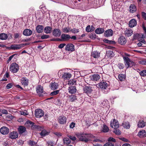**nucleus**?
Returning a JSON list of instances; mask_svg holds the SVG:
<instances>
[{
  "instance_id": "nucleus-1",
  "label": "nucleus",
  "mask_w": 146,
  "mask_h": 146,
  "mask_svg": "<svg viewBox=\"0 0 146 146\" xmlns=\"http://www.w3.org/2000/svg\"><path fill=\"white\" fill-rule=\"evenodd\" d=\"M123 59L124 61L125 65L127 68L131 67L134 64V63L131 61L128 57L123 56Z\"/></svg>"
},
{
  "instance_id": "nucleus-2",
  "label": "nucleus",
  "mask_w": 146,
  "mask_h": 146,
  "mask_svg": "<svg viewBox=\"0 0 146 146\" xmlns=\"http://www.w3.org/2000/svg\"><path fill=\"white\" fill-rule=\"evenodd\" d=\"M76 135L80 141L85 142H87L88 141L87 134L77 133L76 134Z\"/></svg>"
},
{
  "instance_id": "nucleus-3",
  "label": "nucleus",
  "mask_w": 146,
  "mask_h": 146,
  "mask_svg": "<svg viewBox=\"0 0 146 146\" xmlns=\"http://www.w3.org/2000/svg\"><path fill=\"white\" fill-rule=\"evenodd\" d=\"M19 69L18 65L15 62L12 63L10 65V70L13 73L17 72L18 71Z\"/></svg>"
},
{
  "instance_id": "nucleus-4",
  "label": "nucleus",
  "mask_w": 146,
  "mask_h": 146,
  "mask_svg": "<svg viewBox=\"0 0 146 146\" xmlns=\"http://www.w3.org/2000/svg\"><path fill=\"white\" fill-rule=\"evenodd\" d=\"M110 124L111 127L114 129H117L119 127V124L118 121L115 119L111 121Z\"/></svg>"
},
{
  "instance_id": "nucleus-5",
  "label": "nucleus",
  "mask_w": 146,
  "mask_h": 146,
  "mask_svg": "<svg viewBox=\"0 0 146 146\" xmlns=\"http://www.w3.org/2000/svg\"><path fill=\"white\" fill-rule=\"evenodd\" d=\"M41 58L42 60L46 62H49L52 60L54 57L53 55H42Z\"/></svg>"
},
{
  "instance_id": "nucleus-6",
  "label": "nucleus",
  "mask_w": 146,
  "mask_h": 146,
  "mask_svg": "<svg viewBox=\"0 0 146 146\" xmlns=\"http://www.w3.org/2000/svg\"><path fill=\"white\" fill-rule=\"evenodd\" d=\"M35 116L37 118H40L43 116L44 113L43 111L40 109H37L35 111Z\"/></svg>"
},
{
  "instance_id": "nucleus-7",
  "label": "nucleus",
  "mask_w": 146,
  "mask_h": 146,
  "mask_svg": "<svg viewBox=\"0 0 146 146\" xmlns=\"http://www.w3.org/2000/svg\"><path fill=\"white\" fill-rule=\"evenodd\" d=\"M36 91L37 93L40 96H43L44 93L43 92V88L41 86H38L36 88Z\"/></svg>"
},
{
  "instance_id": "nucleus-8",
  "label": "nucleus",
  "mask_w": 146,
  "mask_h": 146,
  "mask_svg": "<svg viewBox=\"0 0 146 146\" xmlns=\"http://www.w3.org/2000/svg\"><path fill=\"white\" fill-rule=\"evenodd\" d=\"M145 37V36L143 34H139L136 33L133 36L134 40H137L139 41H140L141 39Z\"/></svg>"
},
{
  "instance_id": "nucleus-9",
  "label": "nucleus",
  "mask_w": 146,
  "mask_h": 146,
  "mask_svg": "<svg viewBox=\"0 0 146 146\" xmlns=\"http://www.w3.org/2000/svg\"><path fill=\"white\" fill-rule=\"evenodd\" d=\"M18 133L17 131H13L9 134V137L12 139H15L18 137Z\"/></svg>"
},
{
  "instance_id": "nucleus-10",
  "label": "nucleus",
  "mask_w": 146,
  "mask_h": 146,
  "mask_svg": "<svg viewBox=\"0 0 146 146\" xmlns=\"http://www.w3.org/2000/svg\"><path fill=\"white\" fill-rule=\"evenodd\" d=\"M61 32L58 29H54L52 31L53 35L55 37H59L61 35Z\"/></svg>"
},
{
  "instance_id": "nucleus-11",
  "label": "nucleus",
  "mask_w": 146,
  "mask_h": 146,
  "mask_svg": "<svg viewBox=\"0 0 146 146\" xmlns=\"http://www.w3.org/2000/svg\"><path fill=\"white\" fill-rule=\"evenodd\" d=\"M9 132V129L6 127H3L0 129V132L3 134H7Z\"/></svg>"
},
{
  "instance_id": "nucleus-12",
  "label": "nucleus",
  "mask_w": 146,
  "mask_h": 146,
  "mask_svg": "<svg viewBox=\"0 0 146 146\" xmlns=\"http://www.w3.org/2000/svg\"><path fill=\"white\" fill-rule=\"evenodd\" d=\"M65 49L71 52L75 50L74 46L73 44H67L66 46Z\"/></svg>"
},
{
  "instance_id": "nucleus-13",
  "label": "nucleus",
  "mask_w": 146,
  "mask_h": 146,
  "mask_svg": "<svg viewBox=\"0 0 146 146\" xmlns=\"http://www.w3.org/2000/svg\"><path fill=\"white\" fill-rule=\"evenodd\" d=\"M66 121V118L63 115L59 116L58 118V121L60 124H63L65 123Z\"/></svg>"
},
{
  "instance_id": "nucleus-14",
  "label": "nucleus",
  "mask_w": 146,
  "mask_h": 146,
  "mask_svg": "<svg viewBox=\"0 0 146 146\" xmlns=\"http://www.w3.org/2000/svg\"><path fill=\"white\" fill-rule=\"evenodd\" d=\"M98 85L99 87L102 90H103L106 89L108 86V84L106 82H103L99 83Z\"/></svg>"
},
{
  "instance_id": "nucleus-15",
  "label": "nucleus",
  "mask_w": 146,
  "mask_h": 146,
  "mask_svg": "<svg viewBox=\"0 0 146 146\" xmlns=\"http://www.w3.org/2000/svg\"><path fill=\"white\" fill-rule=\"evenodd\" d=\"M121 1H117L115 2L113 4V7H114V9L116 11L119 10V8L120 7V4L121 3Z\"/></svg>"
},
{
  "instance_id": "nucleus-16",
  "label": "nucleus",
  "mask_w": 146,
  "mask_h": 146,
  "mask_svg": "<svg viewBox=\"0 0 146 146\" xmlns=\"http://www.w3.org/2000/svg\"><path fill=\"white\" fill-rule=\"evenodd\" d=\"M113 31L111 29H109L106 31L104 33V36L106 37H110L113 35Z\"/></svg>"
},
{
  "instance_id": "nucleus-17",
  "label": "nucleus",
  "mask_w": 146,
  "mask_h": 146,
  "mask_svg": "<svg viewBox=\"0 0 146 146\" xmlns=\"http://www.w3.org/2000/svg\"><path fill=\"white\" fill-rule=\"evenodd\" d=\"M90 79L94 81H97L99 80L100 77L99 75L98 74H94L93 75L90 77Z\"/></svg>"
},
{
  "instance_id": "nucleus-18",
  "label": "nucleus",
  "mask_w": 146,
  "mask_h": 146,
  "mask_svg": "<svg viewBox=\"0 0 146 146\" xmlns=\"http://www.w3.org/2000/svg\"><path fill=\"white\" fill-rule=\"evenodd\" d=\"M118 42L121 45H124L126 43V40L124 37L121 36L119 38Z\"/></svg>"
},
{
  "instance_id": "nucleus-19",
  "label": "nucleus",
  "mask_w": 146,
  "mask_h": 146,
  "mask_svg": "<svg viewBox=\"0 0 146 146\" xmlns=\"http://www.w3.org/2000/svg\"><path fill=\"white\" fill-rule=\"evenodd\" d=\"M138 136L141 138L146 137V132L144 130H142L139 132Z\"/></svg>"
},
{
  "instance_id": "nucleus-20",
  "label": "nucleus",
  "mask_w": 146,
  "mask_h": 146,
  "mask_svg": "<svg viewBox=\"0 0 146 146\" xmlns=\"http://www.w3.org/2000/svg\"><path fill=\"white\" fill-rule=\"evenodd\" d=\"M32 31L30 29H26L24 30L23 32V34L25 36H29L32 34Z\"/></svg>"
},
{
  "instance_id": "nucleus-21",
  "label": "nucleus",
  "mask_w": 146,
  "mask_h": 146,
  "mask_svg": "<svg viewBox=\"0 0 146 146\" xmlns=\"http://www.w3.org/2000/svg\"><path fill=\"white\" fill-rule=\"evenodd\" d=\"M124 33L125 36L129 37L133 34V31L131 29H126Z\"/></svg>"
},
{
  "instance_id": "nucleus-22",
  "label": "nucleus",
  "mask_w": 146,
  "mask_h": 146,
  "mask_svg": "<svg viewBox=\"0 0 146 146\" xmlns=\"http://www.w3.org/2000/svg\"><path fill=\"white\" fill-rule=\"evenodd\" d=\"M137 25V22L135 19L131 20L129 22V26L130 27H133Z\"/></svg>"
},
{
  "instance_id": "nucleus-23",
  "label": "nucleus",
  "mask_w": 146,
  "mask_h": 146,
  "mask_svg": "<svg viewBox=\"0 0 146 146\" xmlns=\"http://www.w3.org/2000/svg\"><path fill=\"white\" fill-rule=\"evenodd\" d=\"M61 38L63 41H67L70 38V36L67 34H62L61 36Z\"/></svg>"
},
{
  "instance_id": "nucleus-24",
  "label": "nucleus",
  "mask_w": 146,
  "mask_h": 146,
  "mask_svg": "<svg viewBox=\"0 0 146 146\" xmlns=\"http://www.w3.org/2000/svg\"><path fill=\"white\" fill-rule=\"evenodd\" d=\"M69 92L71 94H74L76 92V87L75 86H71L69 87Z\"/></svg>"
},
{
  "instance_id": "nucleus-25",
  "label": "nucleus",
  "mask_w": 146,
  "mask_h": 146,
  "mask_svg": "<svg viewBox=\"0 0 146 146\" xmlns=\"http://www.w3.org/2000/svg\"><path fill=\"white\" fill-rule=\"evenodd\" d=\"M44 27L42 25H38L36 28L37 32L38 33H42Z\"/></svg>"
},
{
  "instance_id": "nucleus-26",
  "label": "nucleus",
  "mask_w": 146,
  "mask_h": 146,
  "mask_svg": "<svg viewBox=\"0 0 146 146\" xmlns=\"http://www.w3.org/2000/svg\"><path fill=\"white\" fill-rule=\"evenodd\" d=\"M137 8L136 6L134 5H131L129 7V11L130 12L133 13L136 11Z\"/></svg>"
},
{
  "instance_id": "nucleus-27",
  "label": "nucleus",
  "mask_w": 146,
  "mask_h": 146,
  "mask_svg": "<svg viewBox=\"0 0 146 146\" xmlns=\"http://www.w3.org/2000/svg\"><path fill=\"white\" fill-rule=\"evenodd\" d=\"M71 74L69 73H65L62 76V78L64 79H68L71 77Z\"/></svg>"
},
{
  "instance_id": "nucleus-28",
  "label": "nucleus",
  "mask_w": 146,
  "mask_h": 146,
  "mask_svg": "<svg viewBox=\"0 0 146 146\" xmlns=\"http://www.w3.org/2000/svg\"><path fill=\"white\" fill-rule=\"evenodd\" d=\"M52 28L49 26L46 27L44 30V32L46 34H50L51 33Z\"/></svg>"
},
{
  "instance_id": "nucleus-29",
  "label": "nucleus",
  "mask_w": 146,
  "mask_h": 146,
  "mask_svg": "<svg viewBox=\"0 0 146 146\" xmlns=\"http://www.w3.org/2000/svg\"><path fill=\"white\" fill-rule=\"evenodd\" d=\"M84 90V92L87 94L90 93L92 92V89L90 86H86L85 87Z\"/></svg>"
},
{
  "instance_id": "nucleus-30",
  "label": "nucleus",
  "mask_w": 146,
  "mask_h": 146,
  "mask_svg": "<svg viewBox=\"0 0 146 146\" xmlns=\"http://www.w3.org/2000/svg\"><path fill=\"white\" fill-rule=\"evenodd\" d=\"M104 31V30L102 28H97L95 30V33L97 34H100L103 33Z\"/></svg>"
},
{
  "instance_id": "nucleus-31",
  "label": "nucleus",
  "mask_w": 146,
  "mask_h": 146,
  "mask_svg": "<svg viewBox=\"0 0 146 146\" xmlns=\"http://www.w3.org/2000/svg\"><path fill=\"white\" fill-rule=\"evenodd\" d=\"M19 133L21 134L25 132L26 130V128L23 126H20L18 129Z\"/></svg>"
},
{
  "instance_id": "nucleus-32",
  "label": "nucleus",
  "mask_w": 146,
  "mask_h": 146,
  "mask_svg": "<svg viewBox=\"0 0 146 146\" xmlns=\"http://www.w3.org/2000/svg\"><path fill=\"white\" fill-rule=\"evenodd\" d=\"M145 123L143 120L139 121L137 124L138 127L143 128L145 126Z\"/></svg>"
},
{
  "instance_id": "nucleus-33",
  "label": "nucleus",
  "mask_w": 146,
  "mask_h": 146,
  "mask_svg": "<svg viewBox=\"0 0 146 146\" xmlns=\"http://www.w3.org/2000/svg\"><path fill=\"white\" fill-rule=\"evenodd\" d=\"M8 36L7 34L1 33L0 34V39L2 40H5L8 38Z\"/></svg>"
},
{
  "instance_id": "nucleus-34",
  "label": "nucleus",
  "mask_w": 146,
  "mask_h": 146,
  "mask_svg": "<svg viewBox=\"0 0 146 146\" xmlns=\"http://www.w3.org/2000/svg\"><path fill=\"white\" fill-rule=\"evenodd\" d=\"M58 86V84L54 82L51 84L50 88L52 90H54L57 88Z\"/></svg>"
},
{
  "instance_id": "nucleus-35",
  "label": "nucleus",
  "mask_w": 146,
  "mask_h": 146,
  "mask_svg": "<svg viewBox=\"0 0 146 146\" xmlns=\"http://www.w3.org/2000/svg\"><path fill=\"white\" fill-rule=\"evenodd\" d=\"M28 80L25 78H22L21 80V83L24 86H27L28 85Z\"/></svg>"
},
{
  "instance_id": "nucleus-36",
  "label": "nucleus",
  "mask_w": 146,
  "mask_h": 146,
  "mask_svg": "<svg viewBox=\"0 0 146 146\" xmlns=\"http://www.w3.org/2000/svg\"><path fill=\"white\" fill-rule=\"evenodd\" d=\"M21 46L20 45L14 44L11 46V48L13 49H19L21 48Z\"/></svg>"
},
{
  "instance_id": "nucleus-37",
  "label": "nucleus",
  "mask_w": 146,
  "mask_h": 146,
  "mask_svg": "<svg viewBox=\"0 0 146 146\" xmlns=\"http://www.w3.org/2000/svg\"><path fill=\"white\" fill-rule=\"evenodd\" d=\"M63 140L64 143L65 144H69L71 142L70 140L68 138H64Z\"/></svg>"
},
{
  "instance_id": "nucleus-38",
  "label": "nucleus",
  "mask_w": 146,
  "mask_h": 146,
  "mask_svg": "<svg viewBox=\"0 0 146 146\" xmlns=\"http://www.w3.org/2000/svg\"><path fill=\"white\" fill-rule=\"evenodd\" d=\"M109 130V129L107 126L105 125H104L102 130V131L104 132H107Z\"/></svg>"
},
{
  "instance_id": "nucleus-39",
  "label": "nucleus",
  "mask_w": 146,
  "mask_h": 146,
  "mask_svg": "<svg viewBox=\"0 0 146 146\" xmlns=\"http://www.w3.org/2000/svg\"><path fill=\"white\" fill-rule=\"evenodd\" d=\"M49 133L45 130H42L40 133L42 136H44L48 134Z\"/></svg>"
},
{
  "instance_id": "nucleus-40",
  "label": "nucleus",
  "mask_w": 146,
  "mask_h": 146,
  "mask_svg": "<svg viewBox=\"0 0 146 146\" xmlns=\"http://www.w3.org/2000/svg\"><path fill=\"white\" fill-rule=\"evenodd\" d=\"M125 75L122 74H120L118 75V78L119 80L122 81L125 80Z\"/></svg>"
},
{
  "instance_id": "nucleus-41",
  "label": "nucleus",
  "mask_w": 146,
  "mask_h": 146,
  "mask_svg": "<svg viewBox=\"0 0 146 146\" xmlns=\"http://www.w3.org/2000/svg\"><path fill=\"white\" fill-rule=\"evenodd\" d=\"M69 100L70 102H72L74 101L76 99V96L74 95H71L70 96Z\"/></svg>"
},
{
  "instance_id": "nucleus-42",
  "label": "nucleus",
  "mask_w": 146,
  "mask_h": 146,
  "mask_svg": "<svg viewBox=\"0 0 146 146\" xmlns=\"http://www.w3.org/2000/svg\"><path fill=\"white\" fill-rule=\"evenodd\" d=\"M28 144L31 146H36L37 145V143L31 140H30L28 141Z\"/></svg>"
},
{
  "instance_id": "nucleus-43",
  "label": "nucleus",
  "mask_w": 146,
  "mask_h": 146,
  "mask_svg": "<svg viewBox=\"0 0 146 146\" xmlns=\"http://www.w3.org/2000/svg\"><path fill=\"white\" fill-rule=\"evenodd\" d=\"M108 101L107 100H106L102 102L101 103V106H107L108 105Z\"/></svg>"
},
{
  "instance_id": "nucleus-44",
  "label": "nucleus",
  "mask_w": 146,
  "mask_h": 146,
  "mask_svg": "<svg viewBox=\"0 0 146 146\" xmlns=\"http://www.w3.org/2000/svg\"><path fill=\"white\" fill-rule=\"evenodd\" d=\"M123 127L126 129H128L130 127V124L129 123H125L123 124Z\"/></svg>"
},
{
  "instance_id": "nucleus-45",
  "label": "nucleus",
  "mask_w": 146,
  "mask_h": 146,
  "mask_svg": "<svg viewBox=\"0 0 146 146\" xmlns=\"http://www.w3.org/2000/svg\"><path fill=\"white\" fill-rule=\"evenodd\" d=\"M76 80L72 79L69 81L68 83V85H74L76 84Z\"/></svg>"
},
{
  "instance_id": "nucleus-46",
  "label": "nucleus",
  "mask_w": 146,
  "mask_h": 146,
  "mask_svg": "<svg viewBox=\"0 0 146 146\" xmlns=\"http://www.w3.org/2000/svg\"><path fill=\"white\" fill-rule=\"evenodd\" d=\"M70 29H71L69 28H68L65 27L62 29V31L64 33H68L70 31Z\"/></svg>"
},
{
  "instance_id": "nucleus-47",
  "label": "nucleus",
  "mask_w": 146,
  "mask_h": 146,
  "mask_svg": "<svg viewBox=\"0 0 146 146\" xmlns=\"http://www.w3.org/2000/svg\"><path fill=\"white\" fill-rule=\"evenodd\" d=\"M115 130L113 131V132L115 133L116 135H119L121 134V131L119 129H114Z\"/></svg>"
},
{
  "instance_id": "nucleus-48",
  "label": "nucleus",
  "mask_w": 146,
  "mask_h": 146,
  "mask_svg": "<svg viewBox=\"0 0 146 146\" xmlns=\"http://www.w3.org/2000/svg\"><path fill=\"white\" fill-rule=\"evenodd\" d=\"M140 75L142 76H146V70H143L139 72Z\"/></svg>"
},
{
  "instance_id": "nucleus-49",
  "label": "nucleus",
  "mask_w": 146,
  "mask_h": 146,
  "mask_svg": "<svg viewBox=\"0 0 146 146\" xmlns=\"http://www.w3.org/2000/svg\"><path fill=\"white\" fill-rule=\"evenodd\" d=\"M64 74L63 70H60L58 71V75L60 77L62 78V76Z\"/></svg>"
},
{
  "instance_id": "nucleus-50",
  "label": "nucleus",
  "mask_w": 146,
  "mask_h": 146,
  "mask_svg": "<svg viewBox=\"0 0 146 146\" xmlns=\"http://www.w3.org/2000/svg\"><path fill=\"white\" fill-rule=\"evenodd\" d=\"M49 37V36L48 35L43 34L42 35L41 37L42 39H45L48 38Z\"/></svg>"
},
{
  "instance_id": "nucleus-51",
  "label": "nucleus",
  "mask_w": 146,
  "mask_h": 146,
  "mask_svg": "<svg viewBox=\"0 0 146 146\" xmlns=\"http://www.w3.org/2000/svg\"><path fill=\"white\" fill-rule=\"evenodd\" d=\"M59 90H57L55 91H54L51 93L50 95L51 96H52L56 95L57 94L59 93Z\"/></svg>"
},
{
  "instance_id": "nucleus-52",
  "label": "nucleus",
  "mask_w": 146,
  "mask_h": 146,
  "mask_svg": "<svg viewBox=\"0 0 146 146\" xmlns=\"http://www.w3.org/2000/svg\"><path fill=\"white\" fill-rule=\"evenodd\" d=\"M70 31L72 33H76L78 32L79 31L78 29H76L75 28H74L73 29H70Z\"/></svg>"
},
{
  "instance_id": "nucleus-53",
  "label": "nucleus",
  "mask_w": 146,
  "mask_h": 146,
  "mask_svg": "<svg viewBox=\"0 0 146 146\" xmlns=\"http://www.w3.org/2000/svg\"><path fill=\"white\" fill-rule=\"evenodd\" d=\"M104 146H114V144L110 142H109L105 144Z\"/></svg>"
},
{
  "instance_id": "nucleus-54",
  "label": "nucleus",
  "mask_w": 146,
  "mask_h": 146,
  "mask_svg": "<svg viewBox=\"0 0 146 146\" xmlns=\"http://www.w3.org/2000/svg\"><path fill=\"white\" fill-rule=\"evenodd\" d=\"M108 141L109 142H116L115 139L112 137H110L108 139Z\"/></svg>"
},
{
  "instance_id": "nucleus-55",
  "label": "nucleus",
  "mask_w": 146,
  "mask_h": 146,
  "mask_svg": "<svg viewBox=\"0 0 146 146\" xmlns=\"http://www.w3.org/2000/svg\"><path fill=\"white\" fill-rule=\"evenodd\" d=\"M55 56H55V57L56 58V59L57 60L63 58L64 57L62 55H61H61H55Z\"/></svg>"
},
{
  "instance_id": "nucleus-56",
  "label": "nucleus",
  "mask_w": 146,
  "mask_h": 146,
  "mask_svg": "<svg viewBox=\"0 0 146 146\" xmlns=\"http://www.w3.org/2000/svg\"><path fill=\"white\" fill-rule=\"evenodd\" d=\"M119 139L125 142H129V140L125 138L124 137L119 138Z\"/></svg>"
},
{
  "instance_id": "nucleus-57",
  "label": "nucleus",
  "mask_w": 146,
  "mask_h": 146,
  "mask_svg": "<svg viewBox=\"0 0 146 146\" xmlns=\"http://www.w3.org/2000/svg\"><path fill=\"white\" fill-rule=\"evenodd\" d=\"M145 59H143L139 61V64L142 65H145Z\"/></svg>"
},
{
  "instance_id": "nucleus-58",
  "label": "nucleus",
  "mask_w": 146,
  "mask_h": 146,
  "mask_svg": "<svg viewBox=\"0 0 146 146\" xmlns=\"http://www.w3.org/2000/svg\"><path fill=\"white\" fill-rule=\"evenodd\" d=\"M75 126V123L73 122H72L70 125V127L71 128L73 129Z\"/></svg>"
},
{
  "instance_id": "nucleus-59",
  "label": "nucleus",
  "mask_w": 146,
  "mask_h": 146,
  "mask_svg": "<svg viewBox=\"0 0 146 146\" xmlns=\"http://www.w3.org/2000/svg\"><path fill=\"white\" fill-rule=\"evenodd\" d=\"M88 136V139L89 140V138H90L91 139H94L95 138V137L93 135H92V134H87Z\"/></svg>"
},
{
  "instance_id": "nucleus-60",
  "label": "nucleus",
  "mask_w": 146,
  "mask_h": 146,
  "mask_svg": "<svg viewBox=\"0 0 146 146\" xmlns=\"http://www.w3.org/2000/svg\"><path fill=\"white\" fill-rule=\"evenodd\" d=\"M90 25H88L86 28V31L88 32H91V30L90 29Z\"/></svg>"
},
{
  "instance_id": "nucleus-61",
  "label": "nucleus",
  "mask_w": 146,
  "mask_h": 146,
  "mask_svg": "<svg viewBox=\"0 0 146 146\" xmlns=\"http://www.w3.org/2000/svg\"><path fill=\"white\" fill-rule=\"evenodd\" d=\"M69 137L72 141H75L76 139V137L72 136L70 135L68 136Z\"/></svg>"
},
{
  "instance_id": "nucleus-62",
  "label": "nucleus",
  "mask_w": 146,
  "mask_h": 146,
  "mask_svg": "<svg viewBox=\"0 0 146 146\" xmlns=\"http://www.w3.org/2000/svg\"><path fill=\"white\" fill-rule=\"evenodd\" d=\"M1 112L3 114H8L7 111L3 109L1 110Z\"/></svg>"
},
{
  "instance_id": "nucleus-63",
  "label": "nucleus",
  "mask_w": 146,
  "mask_h": 146,
  "mask_svg": "<svg viewBox=\"0 0 146 146\" xmlns=\"http://www.w3.org/2000/svg\"><path fill=\"white\" fill-rule=\"evenodd\" d=\"M12 84L11 83L8 84L6 86L7 88L9 89L11 88L12 86Z\"/></svg>"
},
{
  "instance_id": "nucleus-64",
  "label": "nucleus",
  "mask_w": 146,
  "mask_h": 146,
  "mask_svg": "<svg viewBox=\"0 0 146 146\" xmlns=\"http://www.w3.org/2000/svg\"><path fill=\"white\" fill-rule=\"evenodd\" d=\"M21 115H26L28 114L27 112L26 111H21Z\"/></svg>"
}]
</instances>
